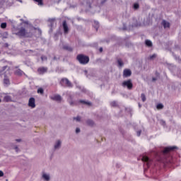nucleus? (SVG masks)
I'll return each instance as SVG.
<instances>
[{
  "mask_svg": "<svg viewBox=\"0 0 181 181\" xmlns=\"http://www.w3.org/2000/svg\"><path fill=\"white\" fill-rule=\"evenodd\" d=\"M76 60L80 63V64H88L90 62V58L84 54H78L76 57Z\"/></svg>",
  "mask_w": 181,
  "mask_h": 181,
  "instance_id": "obj_1",
  "label": "nucleus"
},
{
  "mask_svg": "<svg viewBox=\"0 0 181 181\" xmlns=\"http://www.w3.org/2000/svg\"><path fill=\"white\" fill-rule=\"evenodd\" d=\"M16 36H18V37H28V31H26V29L23 27L18 29V31L15 33Z\"/></svg>",
  "mask_w": 181,
  "mask_h": 181,
  "instance_id": "obj_2",
  "label": "nucleus"
},
{
  "mask_svg": "<svg viewBox=\"0 0 181 181\" xmlns=\"http://www.w3.org/2000/svg\"><path fill=\"white\" fill-rule=\"evenodd\" d=\"M122 87H127L128 90H132V88L134 87V84L132 83V80L129 79L127 81H124L122 83Z\"/></svg>",
  "mask_w": 181,
  "mask_h": 181,
  "instance_id": "obj_3",
  "label": "nucleus"
},
{
  "mask_svg": "<svg viewBox=\"0 0 181 181\" xmlns=\"http://www.w3.org/2000/svg\"><path fill=\"white\" fill-rule=\"evenodd\" d=\"M60 84L61 86H66V87H69V88L73 87V83H71L67 78H62L60 81Z\"/></svg>",
  "mask_w": 181,
  "mask_h": 181,
  "instance_id": "obj_4",
  "label": "nucleus"
},
{
  "mask_svg": "<svg viewBox=\"0 0 181 181\" xmlns=\"http://www.w3.org/2000/svg\"><path fill=\"white\" fill-rule=\"evenodd\" d=\"M56 18H50L48 20V26L50 28L49 32H52V29L56 26Z\"/></svg>",
  "mask_w": 181,
  "mask_h": 181,
  "instance_id": "obj_5",
  "label": "nucleus"
},
{
  "mask_svg": "<svg viewBox=\"0 0 181 181\" xmlns=\"http://www.w3.org/2000/svg\"><path fill=\"white\" fill-rule=\"evenodd\" d=\"M175 149H178L177 146H168L164 148L163 153H164V155H165V153H169L170 151H175Z\"/></svg>",
  "mask_w": 181,
  "mask_h": 181,
  "instance_id": "obj_6",
  "label": "nucleus"
},
{
  "mask_svg": "<svg viewBox=\"0 0 181 181\" xmlns=\"http://www.w3.org/2000/svg\"><path fill=\"white\" fill-rule=\"evenodd\" d=\"M62 140H57L54 144V151H59L62 148Z\"/></svg>",
  "mask_w": 181,
  "mask_h": 181,
  "instance_id": "obj_7",
  "label": "nucleus"
},
{
  "mask_svg": "<svg viewBox=\"0 0 181 181\" xmlns=\"http://www.w3.org/2000/svg\"><path fill=\"white\" fill-rule=\"evenodd\" d=\"M132 75V71H130V69H124L123 71V78H127V77H131Z\"/></svg>",
  "mask_w": 181,
  "mask_h": 181,
  "instance_id": "obj_8",
  "label": "nucleus"
},
{
  "mask_svg": "<svg viewBox=\"0 0 181 181\" xmlns=\"http://www.w3.org/2000/svg\"><path fill=\"white\" fill-rule=\"evenodd\" d=\"M28 107L35 108L36 107L35 98H30L28 100Z\"/></svg>",
  "mask_w": 181,
  "mask_h": 181,
  "instance_id": "obj_9",
  "label": "nucleus"
},
{
  "mask_svg": "<svg viewBox=\"0 0 181 181\" xmlns=\"http://www.w3.org/2000/svg\"><path fill=\"white\" fill-rule=\"evenodd\" d=\"M142 160L145 163L144 165H146L147 168H149L151 160L148 158V156H143Z\"/></svg>",
  "mask_w": 181,
  "mask_h": 181,
  "instance_id": "obj_10",
  "label": "nucleus"
},
{
  "mask_svg": "<svg viewBox=\"0 0 181 181\" xmlns=\"http://www.w3.org/2000/svg\"><path fill=\"white\" fill-rule=\"evenodd\" d=\"M51 98L57 103H62V100H63V98L60 95H54Z\"/></svg>",
  "mask_w": 181,
  "mask_h": 181,
  "instance_id": "obj_11",
  "label": "nucleus"
},
{
  "mask_svg": "<svg viewBox=\"0 0 181 181\" xmlns=\"http://www.w3.org/2000/svg\"><path fill=\"white\" fill-rule=\"evenodd\" d=\"M161 25L163 26L164 29H166V28H170V23L166 21V20H163Z\"/></svg>",
  "mask_w": 181,
  "mask_h": 181,
  "instance_id": "obj_12",
  "label": "nucleus"
},
{
  "mask_svg": "<svg viewBox=\"0 0 181 181\" xmlns=\"http://www.w3.org/2000/svg\"><path fill=\"white\" fill-rule=\"evenodd\" d=\"M62 26L64 28V33H69V26L67 25V22H66V21H63Z\"/></svg>",
  "mask_w": 181,
  "mask_h": 181,
  "instance_id": "obj_13",
  "label": "nucleus"
},
{
  "mask_svg": "<svg viewBox=\"0 0 181 181\" xmlns=\"http://www.w3.org/2000/svg\"><path fill=\"white\" fill-rule=\"evenodd\" d=\"M4 84H5V86H7L11 84V81H9V78L6 76H5L4 79Z\"/></svg>",
  "mask_w": 181,
  "mask_h": 181,
  "instance_id": "obj_14",
  "label": "nucleus"
},
{
  "mask_svg": "<svg viewBox=\"0 0 181 181\" xmlns=\"http://www.w3.org/2000/svg\"><path fill=\"white\" fill-rule=\"evenodd\" d=\"M63 49L64 50H67L68 52H73V48L69 45H64Z\"/></svg>",
  "mask_w": 181,
  "mask_h": 181,
  "instance_id": "obj_15",
  "label": "nucleus"
},
{
  "mask_svg": "<svg viewBox=\"0 0 181 181\" xmlns=\"http://www.w3.org/2000/svg\"><path fill=\"white\" fill-rule=\"evenodd\" d=\"M86 124L89 127H94V125H95L94 121H93L92 119H88L86 121Z\"/></svg>",
  "mask_w": 181,
  "mask_h": 181,
  "instance_id": "obj_16",
  "label": "nucleus"
},
{
  "mask_svg": "<svg viewBox=\"0 0 181 181\" xmlns=\"http://www.w3.org/2000/svg\"><path fill=\"white\" fill-rule=\"evenodd\" d=\"M91 2L93 0H83V4H86L89 8H91Z\"/></svg>",
  "mask_w": 181,
  "mask_h": 181,
  "instance_id": "obj_17",
  "label": "nucleus"
},
{
  "mask_svg": "<svg viewBox=\"0 0 181 181\" xmlns=\"http://www.w3.org/2000/svg\"><path fill=\"white\" fill-rule=\"evenodd\" d=\"M93 26L96 30H98V28H100V23H98V21H94Z\"/></svg>",
  "mask_w": 181,
  "mask_h": 181,
  "instance_id": "obj_18",
  "label": "nucleus"
},
{
  "mask_svg": "<svg viewBox=\"0 0 181 181\" xmlns=\"http://www.w3.org/2000/svg\"><path fill=\"white\" fill-rule=\"evenodd\" d=\"M145 44L146 46H148V47H152V41L149 40H146L145 41Z\"/></svg>",
  "mask_w": 181,
  "mask_h": 181,
  "instance_id": "obj_19",
  "label": "nucleus"
},
{
  "mask_svg": "<svg viewBox=\"0 0 181 181\" xmlns=\"http://www.w3.org/2000/svg\"><path fill=\"white\" fill-rule=\"evenodd\" d=\"M117 64L119 67H122L124 66V62H122V59H117Z\"/></svg>",
  "mask_w": 181,
  "mask_h": 181,
  "instance_id": "obj_20",
  "label": "nucleus"
},
{
  "mask_svg": "<svg viewBox=\"0 0 181 181\" xmlns=\"http://www.w3.org/2000/svg\"><path fill=\"white\" fill-rule=\"evenodd\" d=\"M79 103H81V104H85V105H91V103L83 100H80Z\"/></svg>",
  "mask_w": 181,
  "mask_h": 181,
  "instance_id": "obj_21",
  "label": "nucleus"
},
{
  "mask_svg": "<svg viewBox=\"0 0 181 181\" xmlns=\"http://www.w3.org/2000/svg\"><path fill=\"white\" fill-rule=\"evenodd\" d=\"M15 74H16V76H22V74H23V71H22L21 69H17L15 71Z\"/></svg>",
  "mask_w": 181,
  "mask_h": 181,
  "instance_id": "obj_22",
  "label": "nucleus"
},
{
  "mask_svg": "<svg viewBox=\"0 0 181 181\" xmlns=\"http://www.w3.org/2000/svg\"><path fill=\"white\" fill-rule=\"evenodd\" d=\"M12 99L11 98V96L9 95H6L4 97V100L6 102V103H9V101H11Z\"/></svg>",
  "mask_w": 181,
  "mask_h": 181,
  "instance_id": "obj_23",
  "label": "nucleus"
},
{
  "mask_svg": "<svg viewBox=\"0 0 181 181\" xmlns=\"http://www.w3.org/2000/svg\"><path fill=\"white\" fill-rule=\"evenodd\" d=\"M111 107H118V103L117 101H112L110 103Z\"/></svg>",
  "mask_w": 181,
  "mask_h": 181,
  "instance_id": "obj_24",
  "label": "nucleus"
},
{
  "mask_svg": "<svg viewBox=\"0 0 181 181\" xmlns=\"http://www.w3.org/2000/svg\"><path fill=\"white\" fill-rule=\"evenodd\" d=\"M157 110H163V104L159 103L156 106Z\"/></svg>",
  "mask_w": 181,
  "mask_h": 181,
  "instance_id": "obj_25",
  "label": "nucleus"
},
{
  "mask_svg": "<svg viewBox=\"0 0 181 181\" xmlns=\"http://www.w3.org/2000/svg\"><path fill=\"white\" fill-rule=\"evenodd\" d=\"M34 1H35V2H37V4L40 6H43V0H34Z\"/></svg>",
  "mask_w": 181,
  "mask_h": 181,
  "instance_id": "obj_26",
  "label": "nucleus"
},
{
  "mask_svg": "<svg viewBox=\"0 0 181 181\" xmlns=\"http://www.w3.org/2000/svg\"><path fill=\"white\" fill-rule=\"evenodd\" d=\"M45 71H46V69L45 68H39L38 69V73L43 74Z\"/></svg>",
  "mask_w": 181,
  "mask_h": 181,
  "instance_id": "obj_27",
  "label": "nucleus"
},
{
  "mask_svg": "<svg viewBox=\"0 0 181 181\" xmlns=\"http://www.w3.org/2000/svg\"><path fill=\"white\" fill-rule=\"evenodd\" d=\"M141 97L143 103H145L146 101V96L144 93H141Z\"/></svg>",
  "mask_w": 181,
  "mask_h": 181,
  "instance_id": "obj_28",
  "label": "nucleus"
},
{
  "mask_svg": "<svg viewBox=\"0 0 181 181\" xmlns=\"http://www.w3.org/2000/svg\"><path fill=\"white\" fill-rule=\"evenodd\" d=\"M160 125H163V127L166 126V122H165L163 119L160 120Z\"/></svg>",
  "mask_w": 181,
  "mask_h": 181,
  "instance_id": "obj_29",
  "label": "nucleus"
},
{
  "mask_svg": "<svg viewBox=\"0 0 181 181\" xmlns=\"http://www.w3.org/2000/svg\"><path fill=\"white\" fill-rule=\"evenodd\" d=\"M1 29H6V23H2L1 24Z\"/></svg>",
  "mask_w": 181,
  "mask_h": 181,
  "instance_id": "obj_30",
  "label": "nucleus"
},
{
  "mask_svg": "<svg viewBox=\"0 0 181 181\" xmlns=\"http://www.w3.org/2000/svg\"><path fill=\"white\" fill-rule=\"evenodd\" d=\"M37 93H38V94H43V93H44L43 88H38Z\"/></svg>",
  "mask_w": 181,
  "mask_h": 181,
  "instance_id": "obj_31",
  "label": "nucleus"
},
{
  "mask_svg": "<svg viewBox=\"0 0 181 181\" xmlns=\"http://www.w3.org/2000/svg\"><path fill=\"white\" fill-rule=\"evenodd\" d=\"M74 119H75L78 122H80V121H81V117H80L79 116H77L76 117H74Z\"/></svg>",
  "mask_w": 181,
  "mask_h": 181,
  "instance_id": "obj_32",
  "label": "nucleus"
},
{
  "mask_svg": "<svg viewBox=\"0 0 181 181\" xmlns=\"http://www.w3.org/2000/svg\"><path fill=\"white\" fill-rule=\"evenodd\" d=\"M134 9H139V4H137V3H135V4H134Z\"/></svg>",
  "mask_w": 181,
  "mask_h": 181,
  "instance_id": "obj_33",
  "label": "nucleus"
},
{
  "mask_svg": "<svg viewBox=\"0 0 181 181\" xmlns=\"http://www.w3.org/2000/svg\"><path fill=\"white\" fill-rule=\"evenodd\" d=\"M51 177L50 174H47L46 175V181H50Z\"/></svg>",
  "mask_w": 181,
  "mask_h": 181,
  "instance_id": "obj_34",
  "label": "nucleus"
},
{
  "mask_svg": "<svg viewBox=\"0 0 181 181\" xmlns=\"http://www.w3.org/2000/svg\"><path fill=\"white\" fill-rule=\"evenodd\" d=\"M155 58H156V54L150 56V60H153Z\"/></svg>",
  "mask_w": 181,
  "mask_h": 181,
  "instance_id": "obj_35",
  "label": "nucleus"
},
{
  "mask_svg": "<svg viewBox=\"0 0 181 181\" xmlns=\"http://www.w3.org/2000/svg\"><path fill=\"white\" fill-rule=\"evenodd\" d=\"M76 134H80V128L77 127L76 129Z\"/></svg>",
  "mask_w": 181,
  "mask_h": 181,
  "instance_id": "obj_36",
  "label": "nucleus"
},
{
  "mask_svg": "<svg viewBox=\"0 0 181 181\" xmlns=\"http://www.w3.org/2000/svg\"><path fill=\"white\" fill-rule=\"evenodd\" d=\"M69 105L71 106L74 105V102L73 100L69 101Z\"/></svg>",
  "mask_w": 181,
  "mask_h": 181,
  "instance_id": "obj_37",
  "label": "nucleus"
},
{
  "mask_svg": "<svg viewBox=\"0 0 181 181\" xmlns=\"http://www.w3.org/2000/svg\"><path fill=\"white\" fill-rule=\"evenodd\" d=\"M141 131H138L136 133L137 136H141Z\"/></svg>",
  "mask_w": 181,
  "mask_h": 181,
  "instance_id": "obj_38",
  "label": "nucleus"
},
{
  "mask_svg": "<svg viewBox=\"0 0 181 181\" xmlns=\"http://www.w3.org/2000/svg\"><path fill=\"white\" fill-rule=\"evenodd\" d=\"M4 176V172L2 170H0V177H2Z\"/></svg>",
  "mask_w": 181,
  "mask_h": 181,
  "instance_id": "obj_39",
  "label": "nucleus"
},
{
  "mask_svg": "<svg viewBox=\"0 0 181 181\" xmlns=\"http://www.w3.org/2000/svg\"><path fill=\"white\" fill-rule=\"evenodd\" d=\"M42 177H43L44 180H46V173H43Z\"/></svg>",
  "mask_w": 181,
  "mask_h": 181,
  "instance_id": "obj_40",
  "label": "nucleus"
},
{
  "mask_svg": "<svg viewBox=\"0 0 181 181\" xmlns=\"http://www.w3.org/2000/svg\"><path fill=\"white\" fill-rule=\"evenodd\" d=\"M99 52H100V53L103 52V47H100V48L99 49Z\"/></svg>",
  "mask_w": 181,
  "mask_h": 181,
  "instance_id": "obj_41",
  "label": "nucleus"
},
{
  "mask_svg": "<svg viewBox=\"0 0 181 181\" xmlns=\"http://www.w3.org/2000/svg\"><path fill=\"white\" fill-rule=\"evenodd\" d=\"M6 67H8V66H4L3 70H6Z\"/></svg>",
  "mask_w": 181,
  "mask_h": 181,
  "instance_id": "obj_42",
  "label": "nucleus"
},
{
  "mask_svg": "<svg viewBox=\"0 0 181 181\" xmlns=\"http://www.w3.org/2000/svg\"><path fill=\"white\" fill-rule=\"evenodd\" d=\"M152 80L153 81H156V78H153Z\"/></svg>",
  "mask_w": 181,
  "mask_h": 181,
  "instance_id": "obj_43",
  "label": "nucleus"
},
{
  "mask_svg": "<svg viewBox=\"0 0 181 181\" xmlns=\"http://www.w3.org/2000/svg\"><path fill=\"white\" fill-rule=\"evenodd\" d=\"M17 142H21V139H16Z\"/></svg>",
  "mask_w": 181,
  "mask_h": 181,
  "instance_id": "obj_44",
  "label": "nucleus"
},
{
  "mask_svg": "<svg viewBox=\"0 0 181 181\" xmlns=\"http://www.w3.org/2000/svg\"><path fill=\"white\" fill-rule=\"evenodd\" d=\"M54 60H57V58L56 57H54Z\"/></svg>",
  "mask_w": 181,
  "mask_h": 181,
  "instance_id": "obj_45",
  "label": "nucleus"
},
{
  "mask_svg": "<svg viewBox=\"0 0 181 181\" xmlns=\"http://www.w3.org/2000/svg\"><path fill=\"white\" fill-rule=\"evenodd\" d=\"M85 74H87V70L84 71Z\"/></svg>",
  "mask_w": 181,
  "mask_h": 181,
  "instance_id": "obj_46",
  "label": "nucleus"
},
{
  "mask_svg": "<svg viewBox=\"0 0 181 181\" xmlns=\"http://www.w3.org/2000/svg\"><path fill=\"white\" fill-rule=\"evenodd\" d=\"M139 108H141V104H139Z\"/></svg>",
  "mask_w": 181,
  "mask_h": 181,
  "instance_id": "obj_47",
  "label": "nucleus"
},
{
  "mask_svg": "<svg viewBox=\"0 0 181 181\" xmlns=\"http://www.w3.org/2000/svg\"><path fill=\"white\" fill-rule=\"evenodd\" d=\"M1 101H2V100L0 99V103H1Z\"/></svg>",
  "mask_w": 181,
  "mask_h": 181,
  "instance_id": "obj_48",
  "label": "nucleus"
}]
</instances>
